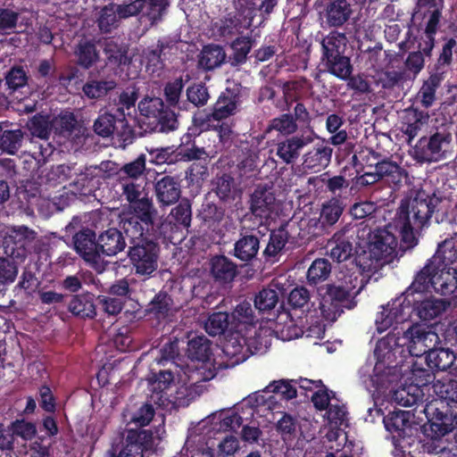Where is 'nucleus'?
<instances>
[{"instance_id": "1", "label": "nucleus", "mask_w": 457, "mask_h": 457, "mask_svg": "<svg viewBox=\"0 0 457 457\" xmlns=\"http://www.w3.org/2000/svg\"><path fill=\"white\" fill-rule=\"evenodd\" d=\"M439 201L436 194H429L424 189L416 190L411 196L402 199L392 223L373 231L368 242V251L361 249L354 255L346 254L353 250V245L345 240V284H350L346 287L345 286V308L352 310L356 305L355 301L348 298L351 289L356 288L359 277L378 270L395 258L398 242L394 230L398 231L405 246L416 245L418 233L430 224Z\"/></svg>"}, {"instance_id": "2", "label": "nucleus", "mask_w": 457, "mask_h": 457, "mask_svg": "<svg viewBox=\"0 0 457 457\" xmlns=\"http://www.w3.org/2000/svg\"><path fill=\"white\" fill-rule=\"evenodd\" d=\"M154 414L155 410L152 403L142 404L129 418V423L139 428H126L120 445H112L104 457H144V453L154 444V433L143 428L149 425Z\"/></svg>"}, {"instance_id": "3", "label": "nucleus", "mask_w": 457, "mask_h": 457, "mask_svg": "<svg viewBox=\"0 0 457 457\" xmlns=\"http://www.w3.org/2000/svg\"><path fill=\"white\" fill-rule=\"evenodd\" d=\"M423 412L426 415L427 425L429 431L427 433L430 440L424 445L425 451L428 453L444 452L446 448L442 438L452 433L457 427V411L449 404L445 395L433 398L424 405Z\"/></svg>"}, {"instance_id": "4", "label": "nucleus", "mask_w": 457, "mask_h": 457, "mask_svg": "<svg viewBox=\"0 0 457 457\" xmlns=\"http://www.w3.org/2000/svg\"><path fill=\"white\" fill-rule=\"evenodd\" d=\"M453 237L439 243L434 255L438 261L434 263V290L443 295H450L457 289V249Z\"/></svg>"}, {"instance_id": "5", "label": "nucleus", "mask_w": 457, "mask_h": 457, "mask_svg": "<svg viewBox=\"0 0 457 457\" xmlns=\"http://www.w3.org/2000/svg\"><path fill=\"white\" fill-rule=\"evenodd\" d=\"M377 362L375 370L383 369L394 374H405L406 346L403 342V334L389 332L385 337L377 341L374 349Z\"/></svg>"}, {"instance_id": "6", "label": "nucleus", "mask_w": 457, "mask_h": 457, "mask_svg": "<svg viewBox=\"0 0 457 457\" xmlns=\"http://www.w3.org/2000/svg\"><path fill=\"white\" fill-rule=\"evenodd\" d=\"M138 109L144 116L140 122L147 124L152 131L169 133L179 126L177 114L160 97L141 100Z\"/></svg>"}, {"instance_id": "7", "label": "nucleus", "mask_w": 457, "mask_h": 457, "mask_svg": "<svg viewBox=\"0 0 457 457\" xmlns=\"http://www.w3.org/2000/svg\"><path fill=\"white\" fill-rule=\"evenodd\" d=\"M160 237H151L146 240L130 243L128 256L135 274L150 277L158 268Z\"/></svg>"}, {"instance_id": "8", "label": "nucleus", "mask_w": 457, "mask_h": 457, "mask_svg": "<svg viewBox=\"0 0 457 457\" xmlns=\"http://www.w3.org/2000/svg\"><path fill=\"white\" fill-rule=\"evenodd\" d=\"M354 145L347 141V133L345 131V176L351 178L352 183L349 191L352 195L357 194L361 188L380 181L378 162L375 163L374 171H366L362 162H360L356 154H353Z\"/></svg>"}, {"instance_id": "9", "label": "nucleus", "mask_w": 457, "mask_h": 457, "mask_svg": "<svg viewBox=\"0 0 457 457\" xmlns=\"http://www.w3.org/2000/svg\"><path fill=\"white\" fill-rule=\"evenodd\" d=\"M37 246V232L26 226L12 227L3 241L4 253L15 262H22Z\"/></svg>"}, {"instance_id": "10", "label": "nucleus", "mask_w": 457, "mask_h": 457, "mask_svg": "<svg viewBox=\"0 0 457 457\" xmlns=\"http://www.w3.org/2000/svg\"><path fill=\"white\" fill-rule=\"evenodd\" d=\"M405 369H407V371H411L410 378H411L414 386L400 387L395 390L393 396L398 404L412 406L417 404L420 400V387L430 384L435 378V374L433 369L428 368V366L424 368L418 361H414V359L406 362Z\"/></svg>"}, {"instance_id": "11", "label": "nucleus", "mask_w": 457, "mask_h": 457, "mask_svg": "<svg viewBox=\"0 0 457 457\" xmlns=\"http://www.w3.org/2000/svg\"><path fill=\"white\" fill-rule=\"evenodd\" d=\"M439 341V335L431 328H424L421 325L411 326L403 331L406 361L413 360L414 356L420 357L422 354L427 356Z\"/></svg>"}, {"instance_id": "12", "label": "nucleus", "mask_w": 457, "mask_h": 457, "mask_svg": "<svg viewBox=\"0 0 457 457\" xmlns=\"http://www.w3.org/2000/svg\"><path fill=\"white\" fill-rule=\"evenodd\" d=\"M169 6L170 0H129L128 3L116 4L121 19L136 16L145 9L144 14L152 25L162 20Z\"/></svg>"}, {"instance_id": "13", "label": "nucleus", "mask_w": 457, "mask_h": 457, "mask_svg": "<svg viewBox=\"0 0 457 457\" xmlns=\"http://www.w3.org/2000/svg\"><path fill=\"white\" fill-rule=\"evenodd\" d=\"M74 249L77 253L98 272L104 270L105 262L100 260L98 252V237L88 228H83L72 237Z\"/></svg>"}, {"instance_id": "14", "label": "nucleus", "mask_w": 457, "mask_h": 457, "mask_svg": "<svg viewBox=\"0 0 457 457\" xmlns=\"http://www.w3.org/2000/svg\"><path fill=\"white\" fill-rule=\"evenodd\" d=\"M452 139V133L436 131L429 136H423L413 146V158L420 162L439 161L444 157L443 146L448 145Z\"/></svg>"}, {"instance_id": "15", "label": "nucleus", "mask_w": 457, "mask_h": 457, "mask_svg": "<svg viewBox=\"0 0 457 457\" xmlns=\"http://www.w3.org/2000/svg\"><path fill=\"white\" fill-rule=\"evenodd\" d=\"M323 318L335 321L343 313V280L331 281L318 289Z\"/></svg>"}, {"instance_id": "16", "label": "nucleus", "mask_w": 457, "mask_h": 457, "mask_svg": "<svg viewBox=\"0 0 457 457\" xmlns=\"http://www.w3.org/2000/svg\"><path fill=\"white\" fill-rule=\"evenodd\" d=\"M71 170L67 164H59L52 166L45 176V189H56L54 195L48 194L46 197L53 201L58 210H62L68 204V196H65L67 192L64 191L65 186L62 184L71 177Z\"/></svg>"}, {"instance_id": "17", "label": "nucleus", "mask_w": 457, "mask_h": 457, "mask_svg": "<svg viewBox=\"0 0 457 457\" xmlns=\"http://www.w3.org/2000/svg\"><path fill=\"white\" fill-rule=\"evenodd\" d=\"M411 316V301L406 303L405 298H395L382 306V311L377 313L375 324L378 332L386 331L395 323H403Z\"/></svg>"}, {"instance_id": "18", "label": "nucleus", "mask_w": 457, "mask_h": 457, "mask_svg": "<svg viewBox=\"0 0 457 457\" xmlns=\"http://www.w3.org/2000/svg\"><path fill=\"white\" fill-rule=\"evenodd\" d=\"M222 352L227 358L226 368L242 363L253 354L247 345V338L238 328L227 334L222 345Z\"/></svg>"}, {"instance_id": "19", "label": "nucleus", "mask_w": 457, "mask_h": 457, "mask_svg": "<svg viewBox=\"0 0 457 457\" xmlns=\"http://www.w3.org/2000/svg\"><path fill=\"white\" fill-rule=\"evenodd\" d=\"M241 97V88L238 85L227 87L212 105V116L215 121H221L236 115L240 111Z\"/></svg>"}, {"instance_id": "20", "label": "nucleus", "mask_w": 457, "mask_h": 457, "mask_svg": "<svg viewBox=\"0 0 457 457\" xmlns=\"http://www.w3.org/2000/svg\"><path fill=\"white\" fill-rule=\"evenodd\" d=\"M263 234L258 228L250 231H240L239 238L234 244L233 256L248 264L257 258L261 237Z\"/></svg>"}, {"instance_id": "21", "label": "nucleus", "mask_w": 457, "mask_h": 457, "mask_svg": "<svg viewBox=\"0 0 457 457\" xmlns=\"http://www.w3.org/2000/svg\"><path fill=\"white\" fill-rule=\"evenodd\" d=\"M343 40V33L332 31L322 42L323 59L331 74L343 79V54L339 51Z\"/></svg>"}, {"instance_id": "22", "label": "nucleus", "mask_w": 457, "mask_h": 457, "mask_svg": "<svg viewBox=\"0 0 457 457\" xmlns=\"http://www.w3.org/2000/svg\"><path fill=\"white\" fill-rule=\"evenodd\" d=\"M180 182L179 176L164 175L155 178L154 190L156 201L161 207L170 206L180 199Z\"/></svg>"}, {"instance_id": "23", "label": "nucleus", "mask_w": 457, "mask_h": 457, "mask_svg": "<svg viewBox=\"0 0 457 457\" xmlns=\"http://www.w3.org/2000/svg\"><path fill=\"white\" fill-rule=\"evenodd\" d=\"M120 226L129 238L130 243L151 237H160L162 235L158 225L144 224L138 219L128 214L120 217Z\"/></svg>"}, {"instance_id": "24", "label": "nucleus", "mask_w": 457, "mask_h": 457, "mask_svg": "<svg viewBox=\"0 0 457 457\" xmlns=\"http://www.w3.org/2000/svg\"><path fill=\"white\" fill-rule=\"evenodd\" d=\"M275 196L273 193L262 189L257 188L251 195L249 213L245 214V218L251 215L254 217L260 224H262L263 220L270 218V215L274 209Z\"/></svg>"}, {"instance_id": "25", "label": "nucleus", "mask_w": 457, "mask_h": 457, "mask_svg": "<svg viewBox=\"0 0 457 457\" xmlns=\"http://www.w3.org/2000/svg\"><path fill=\"white\" fill-rule=\"evenodd\" d=\"M438 255H432L426 265L416 274L411 285L403 292L405 302L409 303V297L415 293L426 292L429 288L434 289L435 262L438 261Z\"/></svg>"}, {"instance_id": "26", "label": "nucleus", "mask_w": 457, "mask_h": 457, "mask_svg": "<svg viewBox=\"0 0 457 457\" xmlns=\"http://www.w3.org/2000/svg\"><path fill=\"white\" fill-rule=\"evenodd\" d=\"M98 252L100 260L104 256H114L122 252L127 244L122 232L116 228H109L98 235Z\"/></svg>"}, {"instance_id": "27", "label": "nucleus", "mask_w": 457, "mask_h": 457, "mask_svg": "<svg viewBox=\"0 0 457 457\" xmlns=\"http://www.w3.org/2000/svg\"><path fill=\"white\" fill-rule=\"evenodd\" d=\"M289 239V233L286 226L281 225L272 229L269 235V240L262 251V256L266 262L276 263L285 253L286 245Z\"/></svg>"}, {"instance_id": "28", "label": "nucleus", "mask_w": 457, "mask_h": 457, "mask_svg": "<svg viewBox=\"0 0 457 457\" xmlns=\"http://www.w3.org/2000/svg\"><path fill=\"white\" fill-rule=\"evenodd\" d=\"M449 305L450 301L445 298L428 297L423 300H414V304L411 306L410 312H414L420 320H430L441 316Z\"/></svg>"}, {"instance_id": "29", "label": "nucleus", "mask_w": 457, "mask_h": 457, "mask_svg": "<svg viewBox=\"0 0 457 457\" xmlns=\"http://www.w3.org/2000/svg\"><path fill=\"white\" fill-rule=\"evenodd\" d=\"M210 272L215 281L228 284L236 278L237 266L225 255H215L210 261Z\"/></svg>"}, {"instance_id": "30", "label": "nucleus", "mask_w": 457, "mask_h": 457, "mask_svg": "<svg viewBox=\"0 0 457 457\" xmlns=\"http://www.w3.org/2000/svg\"><path fill=\"white\" fill-rule=\"evenodd\" d=\"M228 62L223 46L216 44L204 46L198 55V67L204 71H212Z\"/></svg>"}, {"instance_id": "31", "label": "nucleus", "mask_w": 457, "mask_h": 457, "mask_svg": "<svg viewBox=\"0 0 457 457\" xmlns=\"http://www.w3.org/2000/svg\"><path fill=\"white\" fill-rule=\"evenodd\" d=\"M312 139L303 136H293L278 144L277 155L287 164L295 162L299 157L302 149L307 145Z\"/></svg>"}, {"instance_id": "32", "label": "nucleus", "mask_w": 457, "mask_h": 457, "mask_svg": "<svg viewBox=\"0 0 457 457\" xmlns=\"http://www.w3.org/2000/svg\"><path fill=\"white\" fill-rule=\"evenodd\" d=\"M379 181L386 183L393 190H398L408 173L406 170L392 160H382L378 162Z\"/></svg>"}, {"instance_id": "33", "label": "nucleus", "mask_w": 457, "mask_h": 457, "mask_svg": "<svg viewBox=\"0 0 457 457\" xmlns=\"http://www.w3.org/2000/svg\"><path fill=\"white\" fill-rule=\"evenodd\" d=\"M172 48H176L175 44L168 39H159L154 46H148L145 51V56L147 62V68L152 71L162 70L163 62L170 54Z\"/></svg>"}, {"instance_id": "34", "label": "nucleus", "mask_w": 457, "mask_h": 457, "mask_svg": "<svg viewBox=\"0 0 457 457\" xmlns=\"http://www.w3.org/2000/svg\"><path fill=\"white\" fill-rule=\"evenodd\" d=\"M332 148L324 144L318 145L303 155V167L304 170L319 172L330 162Z\"/></svg>"}, {"instance_id": "35", "label": "nucleus", "mask_w": 457, "mask_h": 457, "mask_svg": "<svg viewBox=\"0 0 457 457\" xmlns=\"http://www.w3.org/2000/svg\"><path fill=\"white\" fill-rule=\"evenodd\" d=\"M68 310L75 317L83 320L94 319L96 316L95 295L89 292L73 295Z\"/></svg>"}, {"instance_id": "36", "label": "nucleus", "mask_w": 457, "mask_h": 457, "mask_svg": "<svg viewBox=\"0 0 457 457\" xmlns=\"http://www.w3.org/2000/svg\"><path fill=\"white\" fill-rule=\"evenodd\" d=\"M205 331L212 337L230 334L237 330L238 324H235L231 315L226 312H217L212 313L204 324Z\"/></svg>"}, {"instance_id": "37", "label": "nucleus", "mask_w": 457, "mask_h": 457, "mask_svg": "<svg viewBox=\"0 0 457 457\" xmlns=\"http://www.w3.org/2000/svg\"><path fill=\"white\" fill-rule=\"evenodd\" d=\"M456 360V354L451 349L445 347H432L431 352L425 356V363L429 369L436 371H445V370L452 369Z\"/></svg>"}, {"instance_id": "38", "label": "nucleus", "mask_w": 457, "mask_h": 457, "mask_svg": "<svg viewBox=\"0 0 457 457\" xmlns=\"http://www.w3.org/2000/svg\"><path fill=\"white\" fill-rule=\"evenodd\" d=\"M187 355L191 361L206 363L212 355V342L205 336H197L188 340Z\"/></svg>"}, {"instance_id": "39", "label": "nucleus", "mask_w": 457, "mask_h": 457, "mask_svg": "<svg viewBox=\"0 0 457 457\" xmlns=\"http://www.w3.org/2000/svg\"><path fill=\"white\" fill-rule=\"evenodd\" d=\"M127 214L138 219L144 224L158 225L155 220L157 210L146 194L140 201L130 204V212Z\"/></svg>"}, {"instance_id": "40", "label": "nucleus", "mask_w": 457, "mask_h": 457, "mask_svg": "<svg viewBox=\"0 0 457 457\" xmlns=\"http://www.w3.org/2000/svg\"><path fill=\"white\" fill-rule=\"evenodd\" d=\"M117 87L114 79H88L82 87L84 96L90 100L104 98Z\"/></svg>"}, {"instance_id": "41", "label": "nucleus", "mask_w": 457, "mask_h": 457, "mask_svg": "<svg viewBox=\"0 0 457 457\" xmlns=\"http://www.w3.org/2000/svg\"><path fill=\"white\" fill-rule=\"evenodd\" d=\"M411 413L407 411H394L383 417L385 428L397 436H406V428H411Z\"/></svg>"}, {"instance_id": "42", "label": "nucleus", "mask_w": 457, "mask_h": 457, "mask_svg": "<svg viewBox=\"0 0 457 457\" xmlns=\"http://www.w3.org/2000/svg\"><path fill=\"white\" fill-rule=\"evenodd\" d=\"M320 3L324 6V9L319 12L320 18L328 27H342L343 0H320Z\"/></svg>"}, {"instance_id": "43", "label": "nucleus", "mask_w": 457, "mask_h": 457, "mask_svg": "<svg viewBox=\"0 0 457 457\" xmlns=\"http://www.w3.org/2000/svg\"><path fill=\"white\" fill-rule=\"evenodd\" d=\"M172 304L171 296L165 291H160L147 304L145 312L157 320H164L168 317Z\"/></svg>"}, {"instance_id": "44", "label": "nucleus", "mask_w": 457, "mask_h": 457, "mask_svg": "<svg viewBox=\"0 0 457 457\" xmlns=\"http://www.w3.org/2000/svg\"><path fill=\"white\" fill-rule=\"evenodd\" d=\"M116 4L110 3L98 12L96 23L102 33L107 34L118 28L120 20Z\"/></svg>"}, {"instance_id": "45", "label": "nucleus", "mask_w": 457, "mask_h": 457, "mask_svg": "<svg viewBox=\"0 0 457 457\" xmlns=\"http://www.w3.org/2000/svg\"><path fill=\"white\" fill-rule=\"evenodd\" d=\"M254 40L251 37H238L232 41L230 46L233 54L228 57V62L232 67L244 64L247 60Z\"/></svg>"}, {"instance_id": "46", "label": "nucleus", "mask_w": 457, "mask_h": 457, "mask_svg": "<svg viewBox=\"0 0 457 457\" xmlns=\"http://www.w3.org/2000/svg\"><path fill=\"white\" fill-rule=\"evenodd\" d=\"M442 80H444L442 73H436V71H435L423 82V85L419 90V96L420 98V104L424 108H429V106L434 104L436 99V89L440 87Z\"/></svg>"}, {"instance_id": "47", "label": "nucleus", "mask_w": 457, "mask_h": 457, "mask_svg": "<svg viewBox=\"0 0 457 457\" xmlns=\"http://www.w3.org/2000/svg\"><path fill=\"white\" fill-rule=\"evenodd\" d=\"M331 273V263L325 258L314 260L306 273V279L309 286L315 287L325 281Z\"/></svg>"}, {"instance_id": "48", "label": "nucleus", "mask_w": 457, "mask_h": 457, "mask_svg": "<svg viewBox=\"0 0 457 457\" xmlns=\"http://www.w3.org/2000/svg\"><path fill=\"white\" fill-rule=\"evenodd\" d=\"M235 324H238V329L243 331L247 326L253 327L259 320L254 314V310L248 301H244L237 305L230 314Z\"/></svg>"}, {"instance_id": "49", "label": "nucleus", "mask_w": 457, "mask_h": 457, "mask_svg": "<svg viewBox=\"0 0 457 457\" xmlns=\"http://www.w3.org/2000/svg\"><path fill=\"white\" fill-rule=\"evenodd\" d=\"M75 54L78 58V64L84 69L92 67L99 57L96 44L92 40L79 41Z\"/></svg>"}, {"instance_id": "50", "label": "nucleus", "mask_w": 457, "mask_h": 457, "mask_svg": "<svg viewBox=\"0 0 457 457\" xmlns=\"http://www.w3.org/2000/svg\"><path fill=\"white\" fill-rule=\"evenodd\" d=\"M24 132L20 129H4L0 135V149L9 154H15L21 147Z\"/></svg>"}, {"instance_id": "51", "label": "nucleus", "mask_w": 457, "mask_h": 457, "mask_svg": "<svg viewBox=\"0 0 457 457\" xmlns=\"http://www.w3.org/2000/svg\"><path fill=\"white\" fill-rule=\"evenodd\" d=\"M343 213V205L338 198H331L322 204L320 214L321 227L333 226Z\"/></svg>"}, {"instance_id": "52", "label": "nucleus", "mask_w": 457, "mask_h": 457, "mask_svg": "<svg viewBox=\"0 0 457 457\" xmlns=\"http://www.w3.org/2000/svg\"><path fill=\"white\" fill-rule=\"evenodd\" d=\"M118 108L115 112H104L100 114L94 122L95 132L102 137H108L115 132L119 120Z\"/></svg>"}, {"instance_id": "53", "label": "nucleus", "mask_w": 457, "mask_h": 457, "mask_svg": "<svg viewBox=\"0 0 457 457\" xmlns=\"http://www.w3.org/2000/svg\"><path fill=\"white\" fill-rule=\"evenodd\" d=\"M169 217L177 226L189 228L192 220L191 202L187 198L181 199L178 205L171 209Z\"/></svg>"}, {"instance_id": "54", "label": "nucleus", "mask_w": 457, "mask_h": 457, "mask_svg": "<svg viewBox=\"0 0 457 457\" xmlns=\"http://www.w3.org/2000/svg\"><path fill=\"white\" fill-rule=\"evenodd\" d=\"M145 170V155L140 154L134 161L124 164L117 171V179L138 180Z\"/></svg>"}, {"instance_id": "55", "label": "nucleus", "mask_w": 457, "mask_h": 457, "mask_svg": "<svg viewBox=\"0 0 457 457\" xmlns=\"http://www.w3.org/2000/svg\"><path fill=\"white\" fill-rule=\"evenodd\" d=\"M55 133L63 137H70L78 126L76 116L73 112H61L51 122Z\"/></svg>"}, {"instance_id": "56", "label": "nucleus", "mask_w": 457, "mask_h": 457, "mask_svg": "<svg viewBox=\"0 0 457 457\" xmlns=\"http://www.w3.org/2000/svg\"><path fill=\"white\" fill-rule=\"evenodd\" d=\"M243 28L242 21L237 15L228 14L214 23V29L221 37H231Z\"/></svg>"}, {"instance_id": "57", "label": "nucleus", "mask_w": 457, "mask_h": 457, "mask_svg": "<svg viewBox=\"0 0 457 457\" xmlns=\"http://www.w3.org/2000/svg\"><path fill=\"white\" fill-rule=\"evenodd\" d=\"M9 428L12 430L14 439L20 437L24 441H31L37 435L36 423L27 420L25 418H17L9 424Z\"/></svg>"}, {"instance_id": "58", "label": "nucleus", "mask_w": 457, "mask_h": 457, "mask_svg": "<svg viewBox=\"0 0 457 457\" xmlns=\"http://www.w3.org/2000/svg\"><path fill=\"white\" fill-rule=\"evenodd\" d=\"M296 384L297 380H274L265 387L264 391L279 395L282 400L288 401L295 398L297 395Z\"/></svg>"}, {"instance_id": "59", "label": "nucleus", "mask_w": 457, "mask_h": 457, "mask_svg": "<svg viewBox=\"0 0 457 457\" xmlns=\"http://www.w3.org/2000/svg\"><path fill=\"white\" fill-rule=\"evenodd\" d=\"M118 117L120 118L115 133L124 145L132 144L137 137L143 136L142 132H137L135 129L129 124L122 108H118Z\"/></svg>"}, {"instance_id": "60", "label": "nucleus", "mask_w": 457, "mask_h": 457, "mask_svg": "<svg viewBox=\"0 0 457 457\" xmlns=\"http://www.w3.org/2000/svg\"><path fill=\"white\" fill-rule=\"evenodd\" d=\"M184 88V81L182 77L177 78L171 81H169L164 86V96L169 106H178L180 110H186V103H182L180 105L179 98Z\"/></svg>"}, {"instance_id": "61", "label": "nucleus", "mask_w": 457, "mask_h": 457, "mask_svg": "<svg viewBox=\"0 0 457 457\" xmlns=\"http://www.w3.org/2000/svg\"><path fill=\"white\" fill-rule=\"evenodd\" d=\"M279 300L278 292L272 288H262L254 296V308L259 312H265L273 310Z\"/></svg>"}, {"instance_id": "62", "label": "nucleus", "mask_w": 457, "mask_h": 457, "mask_svg": "<svg viewBox=\"0 0 457 457\" xmlns=\"http://www.w3.org/2000/svg\"><path fill=\"white\" fill-rule=\"evenodd\" d=\"M118 186L120 187L121 195L129 203V204H135L143 198L145 187L142 182L137 180L128 179H117Z\"/></svg>"}, {"instance_id": "63", "label": "nucleus", "mask_w": 457, "mask_h": 457, "mask_svg": "<svg viewBox=\"0 0 457 457\" xmlns=\"http://www.w3.org/2000/svg\"><path fill=\"white\" fill-rule=\"evenodd\" d=\"M39 286L40 281L35 272L31 270L29 267H26L22 271L18 284L14 287L15 295H18L23 291L26 296H30L37 291Z\"/></svg>"}, {"instance_id": "64", "label": "nucleus", "mask_w": 457, "mask_h": 457, "mask_svg": "<svg viewBox=\"0 0 457 457\" xmlns=\"http://www.w3.org/2000/svg\"><path fill=\"white\" fill-rule=\"evenodd\" d=\"M187 101L195 107H203L206 105L210 99L209 89L203 82L194 83L187 88Z\"/></svg>"}]
</instances>
